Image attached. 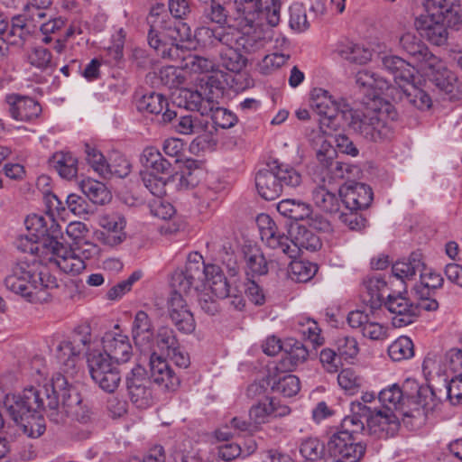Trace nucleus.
<instances>
[{
    "mask_svg": "<svg viewBox=\"0 0 462 462\" xmlns=\"http://www.w3.org/2000/svg\"><path fill=\"white\" fill-rule=\"evenodd\" d=\"M443 282L439 273L428 270L426 266L420 273V282L414 285L413 291L423 310L435 311L439 309V302L434 296L436 291L442 287Z\"/></svg>",
    "mask_w": 462,
    "mask_h": 462,
    "instance_id": "16",
    "label": "nucleus"
},
{
    "mask_svg": "<svg viewBox=\"0 0 462 462\" xmlns=\"http://www.w3.org/2000/svg\"><path fill=\"white\" fill-rule=\"evenodd\" d=\"M393 119L381 109L362 112L352 108L346 125L365 139L380 142L393 136Z\"/></svg>",
    "mask_w": 462,
    "mask_h": 462,
    "instance_id": "9",
    "label": "nucleus"
},
{
    "mask_svg": "<svg viewBox=\"0 0 462 462\" xmlns=\"http://www.w3.org/2000/svg\"><path fill=\"white\" fill-rule=\"evenodd\" d=\"M0 29H2L0 31L2 40L10 45L22 47L31 36L30 30L27 28L24 19L21 16L14 17L11 26L5 19H2Z\"/></svg>",
    "mask_w": 462,
    "mask_h": 462,
    "instance_id": "32",
    "label": "nucleus"
},
{
    "mask_svg": "<svg viewBox=\"0 0 462 462\" xmlns=\"http://www.w3.org/2000/svg\"><path fill=\"white\" fill-rule=\"evenodd\" d=\"M125 385L131 402L141 410L153 405L155 395L152 381L147 377L145 369L136 365L125 376Z\"/></svg>",
    "mask_w": 462,
    "mask_h": 462,
    "instance_id": "12",
    "label": "nucleus"
},
{
    "mask_svg": "<svg viewBox=\"0 0 462 462\" xmlns=\"http://www.w3.org/2000/svg\"><path fill=\"white\" fill-rule=\"evenodd\" d=\"M289 25L295 32L306 31L310 23L307 19L306 8L300 3H293L289 7Z\"/></svg>",
    "mask_w": 462,
    "mask_h": 462,
    "instance_id": "57",
    "label": "nucleus"
},
{
    "mask_svg": "<svg viewBox=\"0 0 462 462\" xmlns=\"http://www.w3.org/2000/svg\"><path fill=\"white\" fill-rule=\"evenodd\" d=\"M245 273L252 277L263 275L268 272L267 261L258 248H250L245 252Z\"/></svg>",
    "mask_w": 462,
    "mask_h": 462,
    "instance_id": "48",
    "label": "nucleus"
},
{
    "mask_svg": "<svg viewBox=\"0 0 462 462\" xmlns=\"http://www.w3.org/2000/svg\"><path fill=\"white\" fill-rule=\"evenodd\" d=\"M430 384L420 385L412 379H407L402 386L398 383L388 385L378 393L381 408H374V411H381L383 415H393L397 420V431L400 429V418L423 419L429 412L424 404L428 396L431 395Z\"/></svg>",
    "mask_w": 462,
    "mask_h": 462,
    "instance_id": "3",
    "label": "nucleus"
},
{
    "mask_svg": "<svg viewBox=\"0 0 462 462\" xmlns=\"http://www.w3.org/2000/svg\"><path fill=\"white\" fill-rule=\"evenodd\" d=\"M365 425L371 434L379 438L393 437L397 433L398 424L393 415H383L359 401L353 402L350 414L345 416L338 430L330 437L332 451L344 452L346 462H359L366 447L356 441V436L365 430Z\"/></svg>",
    "mask_w": 462,
    "mask_h": 462,
    "instance_id": "1",
    "label": "nucleus"
},
{
    "mask_svg": "<svg viewBox=\"0 0 462 462\" xmlns=\"http://www.w3.org/2000/svg\"><path fill=\"white\" fill-rule=\"evenodd\" d=\"M157 173L141 171V179L144 187L155 197L161 199L166 194V185L171 176H157Z\"/></svg>",
    "mask_w": 462,
    "mask_h": 462,
    "instance_id": "53",
    "label": "nucleus"
},
{
    "mask_svg": "<svg viewBox=\"0 0 462 462\" xmlns=\"http://www.w3.org/2000/svg\"><path fill=\"white\" fill-rule=\"evenodd\" d=\"M386 282L380 276H372L364 282L363 301L369 306L371 313L381 308L384 302L383 292Z\"/></svg>",
    "mask_w": 462,
    "mask_h": 462,
    "instance_id": "34",
    "label": "nucleus"
},
{
    "mask_svg": "<svg viewBox=\"0 0 462 462\" xmlns=\"http://www.w3.org/2000/svg\"><path fill=\"white\" fill-rule=\"evenodd\" d=\"M337 382L341 388L353 394L363 385V378L353 369L345 368L337 375Z\"/></svg>",
    "mask_w": 462,
    "mask_h": 462,
    "instance_id": "60",
    "label": "nucleus"
},
{
    "mask_svg": "<svg viewBox=\"0 0 462 462\" xmlns=\"http://www.w3.org/2000/svg\"><path fill=\"white\" fill-rule=\"evenodd\" d=\"M310 106L318 115L324 117L321 124L327 125L328 127L335 125V130L340 122L346 124L352 109L345 99H336L328 91L321 88L312 89Z\"/></svg>",
    "mask_w": 462,
    "mask_h": 462,
    "instance_id": "11",
    "label": "nucleus"
},
{
    "mask_svg": "<svg viewBox=\"0 0 462 462\" xmlns=\"http://www.w3.org/2000/svg\"><path fill=\"white\" fill-rule=\"evenodd\" d=\"M257 17H255V23H254L252 27L248 28H234L237 31V43L236 49L240 52H244L245 54L254 53L260 50H262L265 45V39L261 37L259 34L255 33V29L263 24V22L265 21L266 23L271 27L277 26L281 21H278L276 23L272 24L267 15L265 14V10L256 7Z\"/></svg>",
    "mask_w": 462,
    "mask_h": 462,
    "instance_id": "17",
    "label": "nucleus"
},
{
    "mask_svg": "<svg viewBox=\"0 0 462 462\" xmlns=\"http://www.w3.org/2000/svg\"><path fill=\"white\" fill-rule=\"evenodd\" d=\"M88 367L92 380L95 382L115 366L109 356L99 351L88 354Z\"/></svg>",
    "mask_w": 462,
    "mask_h": 462,
    "instance_id": "45",
    "label": "nucleus"
},
{
    "mask_svg": "<svg viewBox=\"0 0 462 462\" xmlns=\"http://www.w3.org/2000/svg\"><path fill=\"white\" fill-rule=\"evenodd\" d=\"M256 222L262 241L289 259L296 258L301 249L315 252L321 247L319 237L304 226H298L292 229L289 237L279 231L275 222L266 214L259 215Z\"/></svg>",
    "mask_w": 462,
    "mask_h": 462,
    "instance_id": "5",
    "label": "nucleus"
},
{
    "mask_svg": "<svg viewBox=\"0 0 462 462\" xmlns=\"http://www.w3.org/2000/svg\"><path fill=\"white\" fill-rule=\"evenodd\" d=\"M140 162L144 168L151 170L150 172L168 176L171 175V163L165 159L154 146H148L143 149L140 156Z\"/></svg>",
    "mask_w": 462,
    "mask_h": 462,
    "instance_id": "36",
    "label": "nucleus"
},
{
    "mask_svg": "<svg viewBox=\"0 0 462 462\" xmlns=\"http://www.w3.org/2000/svg\"><path fill=\"white\" fill-rule=\"evenodd\" d=\"M50 164L63 179L71 180L77 176L78 159L70 152H56L51 158Z\"/></svg>",
    "mask_w": 462,
    "mask_h": 462,
    "instance_id": "37",
    "label": "nucleus"
},
{
    "mask_svg": "<svg viewBox=\"0 0 462 462\" xmlns=\"http://www.w3.org/2000/svg\"><path fill=\"white\" fill-rule=\"evenodd\" d=\"M254 180L258 194L266 200H273L284 189L300 186L302 178L291 166L273 161L256 172Z\"/></svg>",
    "mask_w": 462,
    "mask_h": 462,
    "instance_id": "7",
    "label": "nucleus"
},
{
    "mask_svg": "<svg viewBox=\"0 0 462 462\" xmlns=\"http://www.w3.org/2000/svg\"><path fill=\"white\" fill-rule=\"evenodd\" d=\"M388 355L395 362L409 359L414 356V346L409 337L402 336L388 347Z\"/></svg>",
    "mask_w": 462,
    "mask_h": 462,
    "instance_id": "51",
    "label": "nucleus"
},
{
    "mask_svg": "<svg viewBox=\"0 0 462 462\" xmlns=\"http://www.w3.org/2000/svg\"><path fill=\"white\" fill-rule=\"evenodd\" d=\"M86 160L88 164L97 171L100 176L107 178V162L104 155L97 151L95 147L86 143L85 144Z\"/></svg>",
    "mask_w": 462,
    "mask_h": 462,
    "instance_id": "61",
    "label": "nucleus"
},
{
    "mask_svg": "<svg viewBox=\"0 0 462 462\" xmlns=\"http://www.w3.org/2000/svg\"><path fill=\"white\" fill-rule=\"evenodd\" d=\"M427 70L430 80L441 91L450 93L453 91L455 76L448 70L443 61L434 56L423 67Z\"/></svg>",
    "mask_w": 462,
    "mask_h": 462,
    "instance_id": "28",
    "label": "nucleus"
},
{
    "mask_svg": "<svg viewBox=\"0 0 462 462\" xmlns=\"http://www.w3.org/2000/svg\"><path fill=\"white\" fill-rule=\"evenodd\" d=\"M422 371L427 381L434 376L441 377L447 373L444 357L436 353H429L422 363Z\"/></svg>",
    "mask_w": 462,
    "mask_h": 462,
    "instance_id": "54",
    "label": "nucleus"
},
{
    "mask_svg": "<svg viewBox=\"0 0 462 462\" xmlns=\"http://www.w3.org/2000/svg\"><path fill=\"white\" fill-rule=\"evenodd\" d=\"M50 225L47 224V234H44V238L42 243V252L46 256L49 255L50 252H53L56 248L64 245L59 242V238L61 236V227L56 222L54 217H48Z\"/></svg>",
    "mask_w": 462,
    "mask_h": 462,
    "instance_id": "50",
    "label": "nucleus"
},
{
    "mask_svg": "<svg viewBox=\"0 0 462 462\" xmlns=\"http://www.w3.org/2000/svg\"><path fill=\"white\" fill-rule=\"evenodd\" d=\"M254 0H234L221 5L216 1L209 2L203 9V15L209 22L226 25L230 28L252 27L257 17Z\"/></svg>",
    "mask_w": 462,
    "mask_h": 462,
    "instance_id": "8",
    "label": "nucleus"
},
{
    "mask_svg": "<svg viewBox=\"0 0 462 462\" xmlns=\"http://www.w3.org/2000/svg\"><path fill=\"white\" fill-rule=\"evenodd\" d=\"M284 353L285 357L282 362H288V365H284V366L289 370L303 363L309 356L306 346L294 338H288L284 341Z\"/></svg>",
    "mask_w": 462,
    "mask_h": 462,
    "instance_id": "41",
    "label": "nucleus"
},
{
    "mask_svg": "<svg viewBox=\"0 0 462 462\" xmlns=\"http://www.w3.org/2000/svg\"><path fill=\"white\" fill-rule=\"evenodd\" d=\"M80 188L86 197L94 204L103 205L110 200V192L102 182L89 179L83 180Z\"/></svg>",
    "mask_w": 462,
    "mask_h": 462,
    "instance_id": "47",
    "label": "nucleus"
},
{
    "mask_svg": "<svg viewBox=\"0 0 462 462\" xmlns=\"http://www.w3.org/2000/svg\"><path fill=\"white\" fill-rule=\"evenodd\" d=\"M441 7L435 0H423L421 5L412 4L411 12L415 17L414 25L420 35L432 44L440 46L448 37L446 23L442 22Z\"/></svg>",
    "mask_w": 462,
    "mask_h": 462,
    "instance_id": "10",
    "label": "nucleus"
},
{
    "mask_svg": "<svg viewBox=\"0 0 462 462\" xmlns=\"http://www.w3.org/2000/svg\"><path fill=\"white\" fill-rule=\"evenodd\" d=\"M293 260L289 264V277L297 282H309L318 272V265L305 260Z\"/></svg>",
    "mask_w": 462,
    "mask_h": 462,
    "instance_id": "46",
    "label": "nucleus"
},
{
    "mask_svg": "<svg viewBox=\"0 0 462 462\" xmlns=\"http://www.w3.org/2000/svg\"><path fill=\"white\" fill-rule=\"evenodd\" d=\"M312 200L325 212H339L341 198L339 199L335 192L328 190L325 186H318L312 190Z\"/></svg>",
    "mask_w": 462,
    "mask_h": 462,
    "instance_id": "39",
    "label": "nucleus"
},
{
    "mask_svg": "<svg viewBox=\"0 0 462 462\" xmlns=\"http://www.w3.org/2000/svg\"><path fill=\"white\" fill-rule=\"evenodd\" d=\"M74 374H55L51 383L38 389L33 386L25 388L19 401L11 407L16 416L23 412L48 409V416L55 423L63 421L68 410L78 409L82 398L78 389L69 382Z\"/></svg>",
    "mask_w": 462,
    "mask_h": 462,
    "instance_id": "2",
    "label": "nucleus"
},
{
    "mask_svg": "<svg viewBox=\"0 0 462 462\" xmlns=\"http://www.w3.org/2000/svg\"><path fill=\"white\" fill-rule=\"evenodd\" d=\"M132 337L138 347H150L153 337L154 328L152 319L143 310L136 312L132 323Z\"/></svg>",
    "mask_w": 462,
    "mask_h": 462,
    "instance_id": "31",
    "label": "nucleus"
},
{
    "mask_svg": "<svg viewBox=\"0 0 462 462\" xmlns=\"http://www.w3.org/2000/svg\"><path fill=\"white\" fill-rule=\"evenodd\" d=\"M400 46L413 61L420 63L421 68L435 56L422 41L411 32H406L400 38Z\"/></svg>",
    "mask_w": 462,
    "mask_h": 462,
    "instance_id": "33",
    "label": "nucleus"
},
{
    "mask_svg": "<svg viewBox=\"0 0 462 462\" xmlns=\"http://www.w3.org/2000/svg\"><path fill=\"white\" fill-rule=\"evenodd\" d=\"M102 344L103 354L117 364L126 363L133 356V347L126 335L116 332L106 333Z\"/></svg>",
    "mask_w": 462,
    "mask_h": 462,
    "instance_id": "25",
    "label": "nucleus"
},
{
    "mask_svg": "<svg viewBox=\"0 0 462 462\" xmlns=\"http://www.w3.org/2000/svg\"><path fill=\"white\" fill-rule=\"evenodd\" d=\"M362 209H346L342 210L338 216L340 221L349 229L360 231L365 227L367 220L359 211Z\"/></svg>",
    "mask_w": 462,
    "mask_h": 462,
    "instance_id": "64",
    "label": "nucleus"
},
{
    "mask_svg": "<svg viewBox=\"0 0 462 462\" xmlns=\"http://www.w3.org/2000/svg\"><path fill=\"white\" fill-rule=\"evenodd\" d=\"M22 397V393L14 396L13 402L9 403V400L5 402L6 409L11 418L20 426L21 430L23 434L32 439H37L41 437L45 431V424L43 418L40 415V412L44 409H39L35 411L23 412L17 414V416L12 412L11 407L14 405L19 399Z\"/></svg>",
    "mask_w": 462,
    "mask_h": 462,
    "instance_id": "20",
    "label": "nucleus"
},
{
    "mask_svg": "<svg viewBox=\"0 0 462 462\" xmlns=\"http://www.w3.org/2000/svg\"><path fill=\"white\" fill-rule=\"evenodd\" d=\"M425 270L422 254L412 252L408 258L397 261L392 266L393 274L402 282L411 281L415 275Z\"/></svg>",
    "mask_w": 462,
    "mask_h": 462,
    "instance_id": "30",
    "label": "nucleus"
},
{
    "mask_svg": "<svg viewBox=\"0 0 462 462\" xmlns=\"http://www.w3.org/2000/svg\"><path fill=\"white\" fill-rule=\"evenodd\" d=\"M91 344V334L88 331L76 333L72 340L62 341L57 348V358L61 365L63 373L70 375L77 370L79 356L85 349H88Z\"/></svg>",
    "mask_w": 462,
    "mask_h": 462,
    "instance_id": "14",
    "label": "nucleus"
},
{
    "mask_svg": "<svg viewBox=\"0 0 462 462\" xmlns=\"http://www.w3.org/2000/svg\"><path fill=\"white\" fill-rule=\"evenodd\" d=\"M206 34L209 38H213L211 41L212 44H215V42L221 43L222 45L226 46L227 48H235L237 43V31L234 28L227 27L226 28H219V29H204Z\"/></svg>",
    "mask_w": 462,
    "mask_h": 462,
    "instance_id": "58",
    "label": "nucleus"
},
{
    "mask_svg": "<svg viewBox=\"0 0 462 462\" xmlns=\"http://www.w3.org/2000/svg\"><path fill=\"white\" fill-rule=\"evenodd\" d=\"M169 317L175 328L182 334H191L196 321L183 295L171 293L168 300Z\"/></svg>",
    "mask_w": 462,
    "mask_h": 462,
    "instance_id": "19",
    "label": "nucleus"
},
{
    "mask_svg": "<svg viewBox=\"0 0 462 462\" xmlns=\"http://www.w3.org/2000/svg\"><path fill=\"white\" fill-rule=\"evenodd\" d=\"M443 382V388H434L430 384L432 394L428 396V401L424 404L429 411H433L443 399L449 400L452 404L462 403V373L449 382L447 379Z\"/></svg>",
    "mask_w": 462,
    "mask_h": 462,
    "instance_id": "21",
    "label": "nucleus"
},
{
    "mask_svg": "<svg viewBox=\"0 0 462 462\" xmlns=\"http://www.w3.org/2000/svg\"><path fill=\"white\" fill-rule=\"evenodd\" d=\"M197 253L189 254L183 268L177 269L171 275V293L187 294L191 290H198L203 285V261Z\"/></svg>",
    "mask_w": 462,
    "mask_h": 462,
    "instance_id": "13",
    "label": "nucleus"
},
{
    "mask_svg": "<svg viewBox=\"0 0 462 462\" xmlns=\"http://www.w3.org/2000/svg\"><path fill=\"white\" fill-rule=\"evenodd\" d=\"M414 79L415 78L412 80H408V82L400 85V88L407 101L415 107L420 110L429 109L432 105L431 98L425 90L421 89L414 83Z\"/></svg>",
    "mask_w": 462,
    "mask_h": 462,
    "instance_id": "40",
    "label": "nucleus"
},
{
    "mask_svg": "<svg viewBox=\"0 0 462 462\" xmlns=\"http://www.w3.org/2000/svg\"><path fill=\"white\" fill-rule=\"evenodd\" d=\"M179 106H183L187 110L198 111L201 116H205L206 108L202 106V93L189 89H180L177 97Z\"/></svg>",
    "mask_w": 462,
    "mask_h": 462,
    "instance_id": "56",
    "label": "nucleus"
},
{
    "mask_svg": "<svg viewBox=\"0 0 462 462\" xmlns=\"http://www.w3.org/2000/svg\"><path fill=\"white\" fill-rule=\"evenodd\" d=\"M213 124L217 127L227 129L233 127L237 123V116L230 110L217 106L209 112Z\"/></svg>",
    "mask_w": 462,
    "mask_h": 462,
    "instance_id": "63",
    "label": "nucleus"
},
{
    "mask_svg": "<svg viewBox=\"0 0 462 462\" xmlns=\"http://www.w3.org/2000/svg\"><path fill=\"white\" fill-rule=\"evenodd\" d=\"M278 212L290 219L296 221L308 218L312 212L310 205L295 199H282L277 204Z\"/></svg>",
    "mask_w": 462,
    "mask_h": 462,
    "instance_id": "38",
    "label": "nucleus"
},
{
    "mask_svg": "<svg viewBox=\"0 0 462 462\" xmlns=\"http://www.w3.org/2000/svg\"><path fill=\"white\" fill-rule=\"evenodd\" d=\"M203 175L204 171L196 161H187L179 179L178 189L188 190L195 188L200 182Z\"/></svg>",
    "mask_w": 462,
    "mask_h": 462,
    "instance_id": "43",
    "label": "nucleus"
},
{
    "mask_svg": "<svg viewBox=\"0 0 462 462\" xmlns=\"http://www.w3.org/2000/svg\"><path fill=\"white\" fill-rule=\"evenodd\" d=\"M39 267L37 259H18L5 278V288L27 302H47L51 298L49 290L57 288L58 282L54 276L41 272Z\"/></svg>",
    "mask_w": 462,
    "mask_h": 462,
    "instance_id": "4",
    "label": "nucleus"
},
{
    "mask_svg": "<svg viewBox=\"0 0 462 462\" xmlns=\"http://www.w3.org/2000/svg\"><path fill=\"white\" fill-rule=\"evenodd\" d=\"M27 60L32 66L42 71L52 72L56 68V64L52 61L51 51L42 46L32 49L28 53Z\"/></svg>",
    "mask_w": 462,
    "mask_h": 462,
    "instance_id": "52",
    "label": "nucleus"
},
{
    "mask_svg": "<svg viewBox=\"0 0 462 462\" xmlns=\"http://www.w3.org/2000/svg\"><path fill=\"white\" fill-rule=\"evenodd\" d=\"M168 101L163 95L151 92L143 95L137 102V109L143 113L161 116L164 124L171 123L177 117V113L168 108Z\"/></svg>",
    "mask_w": 462,
    "mask_h": 462,
    "instance_id": "27",
    "label": "nucleus"
},
{
    "mask_svg": "<svg viewBox=\"0 0 462 462\" xmlns=\"http://www.w3.org/2000/svg\"><path fill=\"white\" fill-rule=\"evenodd\" d=\"M347 323L361 331L364 337L372 340H383L387 337V328L374 320L363 310H353L347 315Z\"/></svg>",
    "mask_w": 462,
    "mask_h": 462,
    "instance_id": "23",
    "label": "nucleus"
},
{
    "mask_svg": "<svg viewBox=\"0 0 462 462\" xmlns=\"http://www.w3.org/2000/svg\"><path fill=\"white\" fill-rule=\"evenodd\" d=\"M300 453L310 462H346L344 452L332 451L330 439L325 445L318 438L303 439L300 444Z\"/></svg>",
    "mask_w": 462,
    "mask_h": 462,
    "instance_id": "18",
    "label": "nucleus"
},
{
    "mask_svg": "<svg viewBox=\"0 0 462 462\" xmlns=\"http://www.w3.org/2000/svg\"><path fill=\"white\" fill-rule=\"evenodd\" d=\"M289 59V54L279 52L267 54L259 63L260 72L264 75H269L283 66Z\"/></svg>",
    "mask_w": 462,
    "mask_h": 462,
    "instance_id": "62",
    "label": "nucleus"
},
{
    "mask_svg": "<svg viewBox=\"0 0 462 462\" xmlns=\"http://www.w3.org/2000/svg\"><path fill=\"white\" fill-rule=\"evenodd\" d=\"M271 389L273 393L284 397L296 395L300 389V379L294 374H283L272 377L270 380Z\"/></svg>",
    "mask_w": 462,
    "mask_h": 462,
    "instance_id": "42",
    "label": "nucleus"
},
{
    "mask_svg": "<svg viewBox=\"0 0 462 462\" xmlns=\"http://www.w3.org/2000/svg\"><path fill=\"white\" fill-rule=\"evenodd\" d=\"M383 305L393 315L392 324L395 328L411 324L420 315V310H423L420 306V300H418L417 304H413L402 293L389 294Z\"/></svg>",
    "mask_w": 462,
    "mask_h": 462,
    "instance_id": "15",
    "label": "nucleus"
},
{
    "mask_svg": "<svg viewBox=\"0 0 462 462\" xmlns=\"http://www.w3.org/2000/svg\"><path fill=\"white\" fill-rule=\"evenodd\" d=\"M76 247L69 249L62 245L50 252L46 258L51 263H54L63 273L76 275L86 267L83 258L76 253Z\"/></svg>",
    "mask_w": 462,
    "mask_h": 462,
    "instance_id": "26",
    "label": "nucleus"
},
{
    "mask_svg": "<svg viewBox=\"0 0 462 462\" xmlns=\"http://www.w3.org/2000/svg\"><path fill=\"white\" fill-rule=\"evenodd\" d=\"M160 9L152 8L147 18L150 25L148 43L163 59H180V43L189 38V28L185 23L177 24L165 13L160 14Z\"/></svg>",
    "mask_w": 462,
    "mask_h": 462,
    "instance_id": "6",
    "label": "nucleus"
},
{
    "mask_svg": "<svg viewBox=\"0 0 462 462\" xmlns=\"http://www.w3.org/2000/svg\"><path fill=\"white\" fill-rule=\"evenodd\" d=\"M272 405L269 397L259 401L249 409V420L253 421L258 430L263 424L268 423L272 419Z\"/></svg>",
    "mask_w": 462,
    "mask_h": 462,
    "instance_id": "55",
    "label": "nucleus"
},
{
    "mask_svg": "<svg viewBox=\"0 0 462 462\" xmlns=\"http://www.w3.org/2000/svg\"><path fill=\"white\" fill-rule=\"evenodd\" d=\"M337 52L343 59L354 63L365 64L372 59L369 49L352 42L339 45Z\"/></svg>",
    "mask_w": 462,
    "mask_h": 462,
    "instance_id": "44",
    "label": "nucleus"
},
{
    "mask_svg": "<svg viewBox=\"0 0 462 462\" xmlns=\"http://www.w3.org/2000/svg\"><path fill=\"white\" fill-rule=\"evenodd\" d=\"M383 66L393 75L394 82L399 87L415 77V68L398 56L384 57Z\"/></svg>",
    "mask_w": 462,
    "mask_h": 462,
    "instance_id": "35",
    "label": "nucleus"
},
{
    "mask_svg": "<svg viewBox=\"0 0 462 462\" xmlns=\"http://www.w3.org/2000/svg\"><path fill=\"white\" fill-rule=\"evenodd\" d=\"M219 62L226 70L238 73L246 66L247 59L236 47L226 48L219 52Z\"/></svg>",
    "mask_w": 462,
    "mask_h": 462,
    "instance_id": "49",
    "label": "nucleus"
},
{
    "mask_svg": "<svg viewBox=\"0 0 462 462\" xmlns=\"http://www.w3.org/2000/svg\"><path fill=\"white\" fill-rule=\"evenodd\" d=\"M341 202L346 209H366L372 203L374 193L370 186L356 182L339 190Z\"/></svg>",
    "mask_w": 462,
    "mask_h": 462,
    "instance_id": "22",
    "label": "nucleus"
},
{
    "mask_svg": "<svg viewBox=\"0 0 462 462\" xmlns=\"http://www.w3.org/2000/svg\"><path fill=\"white\" fill-rule=\"evenodd\" d=\"M11 116L19 121H30L42 113L41 105L32 97L10 96L7 97Z\"/></svg>",
    "mask_w": 462,
    "mask_h": 462,
    "instance_id": "29",
    "label": "nucleus"
},
{
    "mask_svg": "<svg viewBox=\"0 0 462 462\" xmlns=\"http://www.w3.org/2000/svg\"><path fill=\"white\" fill-rule=\"evenodd\" d=\"M151 379L159 386L168 391H175L180 383V377L171 368L168 362L152 353L149 361Z\"/></svg>",
    "mask_w": 462,
    "mask_h": 462,
    "instance_id": "24",
    "label": "nucleus"
},
{
    "mask_svg": "<svg viewBox=\"0 0 462 462\" xmlns=\"http://www.w3.org/2000/svg\"><path fill=\"white\" fill-rule=\"evenodd\" d=\"M16 248L22 253L30 254L27 259H36V255H41L44 258L47 256L42 252V243L36 237L30 234L21 235L15 241Z\"/></svg>",
    "mask_w": 462,
    "mask_h": 462,
    "instance_id": "59",
    "label": "nucleus"
}]
</instances>
